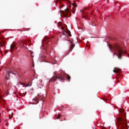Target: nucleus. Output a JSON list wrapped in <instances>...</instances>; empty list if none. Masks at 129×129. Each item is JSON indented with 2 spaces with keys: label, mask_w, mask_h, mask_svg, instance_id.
Masks as SVG:
<instances>
[{
  "label": "nucleus",
  "mask_w": 129,
  "mask_h": 129,
  "mask_svg": "<svg viewBox=\"0 0 129 129\" xmlns=\"http://www.w3.org/2000/svg\"><path fill=\"white\" fill-rule=\"evenodd\" d=\"M109 48L111 51H112L111 49H113L114 51H116L115 52H114L113 56L116 55L118 59L121 58V57H122V54H123V53L124 54H127V57H129V53H127L126 51L123 52V50H122V47L118 44H115L113 46H111V45H109Z\"/></svg>",
  "instance_id": "obj_1"
},
{
  "label": "nucleus",
  "mask_w": 129,
  "mask_h": 129,
  "mask_svg": "<svg viewBox=\"0 0 129 129\" xmlns=\"http://www.w3.org/2000/svg\"><path fill=\"white\" fill-rule=\"evenodd\" d=\"M119 112L121 116H119V117L118 118V120L119 121L120 124H121V127H122V128L120 129H128L129 126L127 125V124L124 122V119H123V117H125V114H126V113H124V110L120 108L119 110Z\"/></svg>",
  "instance_id": "obj_2"
},
{
  "label": "nucleus",
  "mask_w": 129,
  "mask_h": 129,
  "mask_svg": "<svg viewBox=\"0 0 129 129\" xmlns=\"http://www.w3.org/2000/svg\"><path fill=\"white\" fill-rule=\"evenodd\" d=\"M57 79H58V80H59L60 81L64 80V77L63 76V74L62 73H60L56 75L55 76L53 77L49 80V83H50V82H52V81L53 82H54V81H56Z\"/></svg>",
  "instance_id": "obj_3"
},
{
  "label": "nucleus",
  "mask_w": 129,
  "mask_h": 129,
  "mask_svg": "<svg viewBox=\"0 0 129 129\" xmlns=\"http://www.w3.org/2000/svg\"><path fill=\"white\" fill-rule=\"evenodd\" d=\"M44 100V97L42 95H38V98L33 99V101H34V104H37L39 103V100Z\"/></svg>",
  "instance_id": "obj_4"
},
{
  "label": "nucleus",
  "mask_w": 129,
  "mask_h": 129,
  "mask_svg": "<svg viewBox=\"0 0 129 129\" xmlns=\"http://www.w3.org/2000/svg\"><path fill=\"white\" fill-rule=\"evenodd\" d=\"M60 29H61V30H63V32L62 33L63 35L64 36H66V37H71V32H70V31H69V30H68L67 31L65 30V28H64V27H61Z\"/></svg>",
  "instance_id": "obj_5"
},
{
  "label": "nucleus",
  "mask_w": 129,
  "mask_h": 129,
  "mask_svg": "<svg viewBox=\"0 0 129 129\" xmlns=\"http://www.w3.org/2000/svg\"><path fill=\"white\" fill-rule=\"evenodd\" d=\"M60 13L64 16V17H66L67 16H70V11H69V10L68 9H67L64 10V11L61 10L60 11Z\"/></svg>",
  "instance_id": "obj_6"
},
{
  "label": "nucleus",
  "mask_w": 129,
  "mask_h": 129,
  "mask_svg": "<svg viewBox=\"0 0 129 129\" xmlns=\"http://www.w3.org/2000/svg\"><path fill=\"white\" fill-rule=\"evenodd\" d=\"M25 42H26V43L28 42V41L24 40H19L18 41V43L19 44V45L20 46V47H25L26 48V46H25V45H27V43H24Z\"/></svg>",
  "instance_id": "obj_7"
},
{
  "label": "nucleus",
  "mask_w": 129,
  "mask_h": 129,
  "mask_svg": "<svg viewBox=\"0 0 129 129\" xmlns=\"http://www.w3.org/2000/svg\"><path fill=\"white\" fill-rule=\"evenodd\" d=\"M15 74L14 73V72H13V71H8V72H6V76H5V78L6 79V80H9L10 79V74Z\"/></svg>",
  "instance_id": "obj_8"
},
{
  "label": "nucleus",
  "mask_w": 129,
  "mask_h": 129,
  "mask_svg": "<svg viewBox=\"0 0 129 129\" xmlns=\"http://www.w3.org/2000/svg\"><path fill=\"white\" fill-rule=\"evenodd\" d=\"M114 73H120L121 72V70L119 68H116L113 70Z\"/></svg>",
  "instance_id": "obj_9"
},
{
  "label": "nucleus",
  "mask_w": 129,
  "mask_h": 129,
  "mask_svg": "<svg viewBox=\"0 0 129 129\" xmlns=\"http://www.w3.org/2000/svg\"><path fill=\"white\" fill-rule=\"evenodd\" d=\"M5 42L4 40H2V42H0V51H2V47L5 46Z\"/></svg>",
  "instance_id": "obj_10"
},
{
  "label": "nucleus",
  "mask_w": 129,
  "mask_h": 129,
  "mask_svg": "<svg viewBox=\"0 0 129 129\" xmlns=\"http://www.w3.org/2000/svg\"><path fill=\"white\" fill-rule=\"evenodd\" d=\"M75 47V44L73 42L71 43V48L70 49V51L71 52L73 50V48Z\"/></svg>",
  "instance_id": "obj_11"
},
{
  "label": "nucleus",
  "mask_w": 129,
  "mask_h": 129,
  "mask_svg": "<svg viewBox=\"0 0 129 129\" xmlns=\"http://www.w3.org/2000/svg\"><path fill=\"white\" fill-rule=\"evenodd\" d=\"M16 47V45L15 44H11L10 46L11 49V52L13 53V50H14V48Z\"/></svg>",
  "instance_id": "obj_12"
},
{
  "label": "nucleus",
  "mask_w": 129,
  "mask_h": 129,
  "mask_svg": "<svg viewBox=\"0 0 129 129\" xmlns=\"http://www.w3.org/2000/svg\"><path fill=\"white\" fill-rule=\"evenodd\" d=\"M50 40V38H44L42 40V42H45L46 43V44H48V42H49V41Z\"/></svg>",
  "instance_id": "obj_13"
},
{
  "label": "nucleus",
  "mask_w": 129,
  "mask_h": 129,
  "mask_svg": "<svg viewBox=\"0 0 129 129\" xmlns=\"http://www.w3.org/2000/svg\"><path fill=\"white\" fill-rule=\"evenodd\" d=\"M21 84H22V85H25L26 87H28V86H32V84H28V85H25V84L24 83H21Z\"/></svg>",
  "instance_id": "obj_14"
},
{
  "label": "nucleus",
  "mask_w": 129,
  "mask_h": 129,
  "mask_svg": "<svg viewBox=\"0 0 129 129\" xmlns=\"http://www.w3.org/2000/svg\"><path fill=\"white\" fill-rule=\"evenodd\" d=\"M38 84H39L40 86H44V84H43V82L42 81H40L38 83Z\"/></svg>",
  "instance_id": "obj_15"
},
{
  "label": "nucleus",
  "mask_w": 129,
  "mask_h": 129,
  "mask_svg": "<svg viewBox=\"0 0 129 129\" xmlns=\"http://www.w3.org/2000/svg\"><path fill=\"white\" fill-rule=\"evenodd\" d=\"M72 5L73 6V7H75V8H77V5H76V3H73L72 4Z\"/></svg>",
  "instance_id": "obj_16"
},
{
  "label": "nucleus",
  "mask_w": 129,
  "mask_h": 129,
  "mask_svg": "<svg viewBox=\"0 0 129 129\" xmlns=\"http://www.w3.org/2000/svg\"><path fill=\"white\" fill-rule=\"evenodd\" d=\"M67 79H68V80H69V81H70V79H71V77H70V76H69V75H67Z\"/></svg>",
  "instance_id": "obj_17"
},
{
  "label": "nucleus",
  "mask_w": 129,
  "mask_h": 129,
  "mask_svg": "<svg viewBox=\"0 0 129 129\" xmlns=\"http://www.w3.org/2000/svg\"><path fill=\"white\" fill-rule=\"evenodd\" d=\"M102 99H103V100H106V101H107V100H108V99H107V98H106V97H104L103 98H102Z\"/></svg>",
  "instance_id": "obj_18"
},
{
  "label": "nucleus",
  "mask_w": 129,
  "mask_h": 129,
  "mask_svg": "<svg viewBox=\"0 0 129 129\" xmlns=\"http://www.w3.org/2000/svg\"><path fill=\"white\" fill-rule=\"evenodd\" d=\"M71 11H72V13L73 14H75V9H73L72 10H71Z\"/></svg>",
  "instance_id": "obj_19"
},
{
  "label": "nucleus",
  "mask_w": 129,
  "mask_h": 129,
  "mask_svg": "<svg viewBox=\"0 0 129 129\" xmlns=\"http://www.w3.org/2000/svg\"><path fill=\"white\" fill-rule=\"evenodd\" d=\"M61 117V115L58 114V116L56 117V119H59V118Z\"/></svg>",
  "instance_id": "obj_20"
},
{
  "label": "nucleus",
  "mask_w": 129,
  "mask_h": 129,
  "mask_svg": "<svg viewBox=\"0 0 129 129\" xmlns=\"http://www.w3.org/2000/svg\"><path fill=\"white\" fill-rule=\"evenodd\" d=\"M85 11V9L80 11L81 13H84Z\"/></svg>",
  "instance_id": "obj_21"
},
{
  "label": "nucleus",
  "mask_w": 129,
  "mask_h": 129,
  "mask_svg": "<svg viewBox=\"0 0 129 129\" xmlns=\"http://www.w3.org/2000/svg\"><path fill=\"white\" fill-rule=\"evenodd\" d=\"M0 98H1V99L3 100V95H0Z\"/></svg>",
  "instance_id": "obj_22"
},
{
  "label": "nucleus",
  "mask_w": 129,
  "mask_h": 129,
  "mask_svg": "<svg viewBox=\"0 0 129 129\" xmlns=\"http://www.w3.org/2000/svg\"><path fill=\"white\" fill-rule=\"evenodd\" d=\"M4 102H5V101H3L1 102V104H4Z\"/></svg>",
  "instance_id": "obj_23"
},
{
  "label": "nucleus",
  "mask_w": 129,
  "mask_h": 129,
  "mask_svg": "<svg viewBox=\"0 0 129 129\" xmlns=\"http://www.w3.org/2000/svg\"><path fill=\"white\" fill-rule=\"evenodd\" d=\"M59 26H62V23H59Z\"/></svg>",
  "instance_id": "obj_24"
},
{
  "label": "nucleus",
  "mask_w": 129,
  "mask_h": 129,
  "mask_svg": "<svg viewBox=\"0 0 129 129\" xmlns=\"http://www.w3.org/2000/svg\"><path fill=\"white\" fill-rule=\"evenodd\" d=\"M23 94H24V95L26 96V94H25V93H23Z\"/></svg>",
  "instance_id": "obj_25"
},
{
  "label": "nucleus",
  "mask_w": 129,
  "mask_h": 129,
  "mask_svg": "<svg viewBox=\"0 0 129 129\" xmlns=\"http://www.w3.org/2000/svg\"><path fill=\"white\" fill-rule=\"evenodd\" d=\"M47 87H49V85H47Z\"/></svg>",
  "instance_id": "obj_26"
},
{
  "label": "nucleus",
  "mask_w": 129,
  "mask_h": 129,
  "mask_svg": "<svg viewBox=\"0 0 129 129\" xmlns=\"http://www.w3.org/2000/svg\"><path fill=\"white\" fill-rule=\"evenodd\" d=\"M27 42H28V43H29V42H30V41H27Z\"/></svg>",
  "instance_id": "obj_27"
},
{
  "label": "nucleus",
  "mask_w": 129,
  "mask_h": 129,
  "mask_svg": "<svg viewBox=\"0 0 129 129\" xmlns=\"http://www.w3.org/2000/svg\"><path fill=\"white\" fill-rule=\"evenodd\" d=\"M111 126H110V127H109V128H111Z\"/></svg>",
  "instance_id": "obj_28"
}]
</instances>
